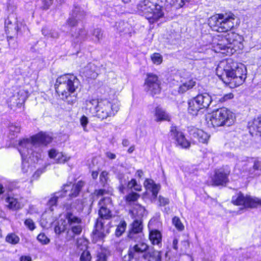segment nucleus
I'll list each match as a JSON object with an SVG mask.
<instances>
[{"label":"nucleus","mask_w":261,"mask_h":261,"mask_svg":"<svg viewBox=\"0 0 261 261\" xmlns=\"http://www.w3.org/2000/svg\"><path fill=\"white\" fill-rule=\"evenodd\" d=\"M216 72L223 82L231 88L241 85L247 77V70L244 65L231 59L221 61L216 68Z\"/></svg>","instance_id":"1"},{"label":"nucleus","mask_w":261,"mask_h":261,"mask_svg":"<svg viewBox=\"0 0 261 261\" xmlns=\"http://www.w3.org/2000/svg\"><path fill=\"white\" fill-rule=\"evenodd\" d=\"M51 138L45 133H39L30 139H23L19 141L18 151L21 155L22 161L28 157L35 156L38 160L41 158V144L46 145L51 141ZM23 162L22 165H24Z\"/></svg>","instance_id":"2"},{"label":"nucleus","mask_w":261,"mask_h":261,"mask_svg":"<svg viewBox=\"0 0 261 261\" xmlns=\"http://www.w3.org/2000/svg\"><path fill=\"white\" fill-rule=\"evenodd\" d=\"M80 86L79 79L72 74H64L58 77L55 87L59 96L69 104H73L76 99V91Z\"/></svg>","instance_id":"3"},{"label":"nucleus","mask_w":261,"mask_h":261,"mask_svg":"<svg viewBox=\"0 0 261 261\" xmlns=\"http://www.w3.org/2000/svg\"><path fill=\"white\" fill-rule=\"evenodd\" d=\"M243 38L231 31L224 36H218L213 40L214 50L226 56L233 54L238 49L243 47Z\"/></svg>","instance_id":"4"},{"label":"nucleus","mask_w":261,"mask_h":261,"mask_svg":"<svg viewBox=\"0 0 261 261\" xmlns=\"http://www.w3.org/2000/svg\"><path fill=\"white\" fill-rule=\"evenodd\" d=\"M65 212L64 217L66 223L71 232L74 235H79L82 231V220L79 216L80 213L83 209L82 204L79 201H76L71 203H66L64 205Z\"/></svg>","instance_id":"5"},{"label":"nucleus","mask_w":261,"mask_h":261,"mask_svg":"<svg viewBox=\"0 0 261 261\" xmlns=\"http://www.w3.org/2000/svg\"><path fill=\"white\" fill-rule=\"evenodd\" d=\"M164 0H143L138 5V9L143 13L145 18L153 23L164 16Z\"/></svg>","instance_id":"6"},{"label":"nucleus","mask_w":261,"mask_h":261,"mask_svg":"<svg viewBox=\"0 0 261 261\" xmlns=\"http://www.w3.org/2000/svg\"><path fill=\"white\" fill-rule=\"evenodd\" d=\"M235 16L232 13L218 14L212 16L208 24L215 31L227 33L234 27Z\"/></svg>","instance_id":"7"},{"label":"nucleus","mask_w":261,"mask_h":261,"mask_svg":"<svg viewBox=\"0 0 261 261\" xmlns=\"http://www.w3.org/2000/svg\"><path fill=\"white\" fill-rule=\"evenodd\" d=\"M98 204L99 218L97 219L95 230L96 234L102 238L104 236L103 231L102 230L103 227V220L110 219L112 217V213L110 210L112 205L111 199L110 197H105L99 201Z\"/></svg>","instance_id":"8"},{"label":"nucleus","mask_w":261,"mask_h":261,"mask_svg":"<svg viewBox=\"0 0 261 261\" xmlns=\"http://www.w3.org/2000/svg\"><path fill=\"white\" fill-rule=\"evenodd\" d=\"M234 114L226 108H221L212 112L210 118L214 127L230 126L234 122Z\"/></svg>","instance_id":"9"},{"label":"nucleus","mask_w":261,"mask_h":261,"mask_svg":"<svg viewBox=\"0 0 261 261\" xmlns=\"http://www.w3.org/2000/svg\"><path fill=\"white\" fill-rule=\"evenodd\" d=\"M119 109V106L117 103L112 102L106 99H100L95 111L96 116L103 120L114 116Z\"/></svg>","instance_id":"10"},{"label":"nucleus","mask_w":261,"mask_h":261,"mask_svg":"<svg viewBox=\"0 0 261 261\" xmlns=\"http://www.w3.org/2000/svg\"><path fill=\"white\" fill-rule=\"evenodd\" d=\"M232 203L237 205H244L245 207L254 208L261 205V200L249 196H244L240 192L233 196L231 199Z\"/></svg>","instance_id":"11"},{"label":"nucleus","mask_w":261,"mask_h":261,"mask_svg":"<svg viewBox=\"0 0 261 261\" xmlns=\"http://www.w3.org/2000/svg\"><path fill=\"white\" fill-rule=\"evenodd\" d=\"M144 86L145 90L152 96L159 94L161 90V82L158 76L152 73L147 74Z\"/></svg>","instance_id":"12"},{"label":"nucleus","mask_w":261,"mask_h":261,"mask_svg":"<svg viewBox=\"0 0 261 261\" xmlns=\"http://www.w3.org/2000/svg\"><path fill=\"white\" fill-rule=\"evenodd\" d=\"M22 28H24V26L21 22H18L13 14L9 15L5 20V29L7 34L17 35L21 32Z\"/></svg>","instance_id":"13"},{"label":"nucleus","mask_w":261,"mask_h":261,"mask_svg":"<svg viewBox=\"0 0 261 261\" xmlns=\"http://www.w3.org/2000/svg\"><path fill=\"white\" fill-rule=\"evenodd\" d=\"M148 245L145 243H139L133 246H130L127 253L122 256L123 261H131L132 259H138L140 254L146 251Z\"/></svg>","instance_id":"14"},{"label":"nucleus","mask_w":261,"mask_h":261,"mask_svg":"<svg viewBox=\"0 0 261 261\" xmlns=\"http://www.w3.org/2000/svg\"><path fill=\"white\" fill-rule=\"evenodd\" d=\"M230 171L229 168H221L216 170L212 179L213 185L215 186H223L228 182V176Z\"/></svg>","instance_id":"15"},{"label":"nucleus","mask_w":261,"mask_h":261,"mask_svg":"<svg viewBox=\"0 0 261 261\" xmlns=\"http://www.w3.org/2000/svg\"><path fill=\"white\" fill-rule=\"evenodd\" d=\"M142 230V221L138 219L135 220L130 225L128 237L135 241H139L141 238Z\"/></svg>","instance_id":"16"},{"label":"nucleus","mask_w":261,"mask_h":261,"mask_svg":"<svg viewBox=\"0 0 261 261\" xmlns=\"http://www.w3.org/2000/svg\"><path fill=\"white\" fill-rule=\"evenodd\" d=\"M171 135L176 140L177 144L182 148H187L190 146L188 141L181 132L177 130L176 127L172 126L170 129Z\"/></svg>","instance_id":"17"},{"label":"nucleus","mask_w":261,"mask_h":261,"mask_svg":"<svg viewBox=\"0 0 261 261\" xmlns=\"http://www.w3.org/2000/svg\"><path fill=\"white\" fill-rule=\"evenodd\" d=\"M85 15L86 13L80 7H75L73 10L72 16L68 18L67 23L69 25L73 27L76 25L78 21L84 19Z\"/></svg>","instance_id":"18"},{"label":"nucleus","mask_w":261,"mask_h":261,"mask_svg":"<svg viewBox=\"0 0 261 261\" xmlns=\"http://www.w3.org/2000/svg\"><path fill=\"white\" fill-rule=\"evenodd\" d=\"M48 155L50 159H54L56 163L58 164H64L70 159L69 156L62 152H58L55 149H51L48 151Z\"/></svg>","instance_id":"19"},{"label":"nucleus","mask_w":261,"mask_h":261,"mask_svg":"<svg viewBox=\"0 0 261 261\" xmlns=\"http://www.w3.org/2000/svg\"><path fill=\"white\" fill-rule=\"evenodd\" d=\"M194 98L203 109H207L212 101L211 96L207 93L198 94Z\"/></svg>","instance_id":"20"},{"label":"nucleus","mask_w":261,"mask_h":261,"mask_svg":"<svg viewBox=\"0 0 261 261\" xmlns=\"http://www.w3.org/2000/svg\"><path fill=\"white\" fill-rule=\"evenodd\" d=\"M144 186L146 189L152 193V196L154 199L157 197L158 192L160 189V185L154 183V181L150 179H146Z\"/></svg>","instance_id":"21"},{"label":"nucleus","mask_w":261,"mask_h":261,"mask_svg":"<svg viewBox=\"0 0 261 261\" xmlns=\"http://www.w3.org/2000/svg\"><path fill=\"white\" fill-rule=\"evenodd\" d=\"M248 127L252 136L257 135V133H259L261 135V116L254 119Z\"/></svg>","instance_id":"22"},{"label":"nucleus","mask_w":261,"mask_h":261,"mask_svg":"<svg viewBox=\"0 0 261 261\" xmlns=\"http://www.w3.org/2000/svg\"><path fill=\"white\" fill-rule=\"evenodd\" d=\"M98 67L94 63H89L84 69L86 76L89 78L95 79L98 75Z\"/></svg>","instance_id":"23"},{"label":"nucleus","mask_w":261,"mask_h":261,"mask_svg":"<svg viewBox=\"0 0 261 261\" xmlns=\"http://www.w3.org/2000/svg\"><path fill=\"white\" fill-rule=\"evenodd\" d=\"M188 112L193 116L197 115L200 110L203 109L194 98L188 101Z\"/></svg>","instance_id":"24"},{"label":"nucleus","mask_w":261,"mask_h":261,"mask_svg":"<svg viewBox=\"0 0 261 261\" xmlns=\"http://www.w3.org/2000/svg\"><path fill=\"white\" fill-rule=\"evenodd\" d=\"M193 137L197 139L199 142L206 143L210 136L202 129H195L193 132Z\"/></svg>","instance_id":"25"},{"label":"nucleus","mask_w":261,"mask_h":261,"mask_svg":"<svg viewBox=\"0 0 261 261\" xmlns=\"http://www.w3.org/2000/svg\"><path fill=\"white\" fill-rule=\"evenodd\" d=\"M196 82L193 79H190L185 81H182L181 84L178 88V92L184 93L187 91L192 89L195 85Z\"/></svg>","instance_id":"26"},{"label":"nucleus","mask_w":261,"mask_h":261,"mask_svg":"<svg viewBox=\"0 0 261 261\" xmlns=\"http://www.w3.org/2000/svg\"><path fill=\"white\" fill-rule=\"evenodd\" d=\"M154 116L155 117V121L157 122L170 120V116L168 114L159 107L155 108Z\"/></svg>","instance_id":"27"},{"label":"nucleus","mask_w":261,"mask_h":261,"mask_svg":"<svg viewBox=\"0 0 261 261\" xmlns=\"http://www.w3.org/2000/svg\"><path fill=\"white\" fill-rule=\"evenodd\" d=\"M149 239L153 245H159L162 241V234L158 230H152L149 232Z\"/></svg>","instance_id":"28"},{"label":"nucleus","mask_w":261,"mask_h":261,"mask_svg":"<svg viewBox=\"0 0 261 261\" xmlns=\"http://www.w3.org/2000/svg\"><path fill=\"white\" fill-rule=\"evenodd\" d=\"M7 206L10 209L18 210L21 207V204L13 197H8L6 199Z\"/></svg>","instance_id":"29"},{"label":"nucleus","mask_w":261,"mask_h":261,"mask_svg":"<svg viewBox=\"0 0 261 261\" xmlns=\"http://www.w3.org/2000/svg\"><path fill=\"white\" fill-rule=\"evenodd\" d=\"M85 185V182L82 180H80L76 184L73 185L69 196L71 197H76Z\"/></svg>","instance_id":"30"},{"label":"nucleus","mask_w":261,"mask_h":261,"mask_svg":"<svg viewBox=\"0 0 261 261\" xmlns=\"http://www.w3.org/2000/svg\"><path fill=\"white\" fill-rule=\"evenodd\" d=\"M99 100L96 99H88L85 102L86 108L92 113H95Z\"/></svg>","instance_id":"31"},{"label":"nucleus","mask_w":261,"mask_h":261,"mask_svg":"<svg viewBox=\"0 0 261 261\" xmlns=\"http://www.w3.org/2000/svg\"><path fill=\"white\" fill-rule=\"evenodd\" d=\"M87 35V31L84 29H81L74 34H73L72 36L74 38V42L77 43L84 41L86 38Z\"/></svg>","instance_id":"32"},{"label":"nucleus","mask_w":261,"mask_h":261,"mask_svg":"<svg viewBox=\"0 0 261 261\" xmlns=\"http://www.w3.org/2000/svg\"><path fill=\"white\" fill-rule=\"evenodd\" d=\"M77 252L80 254L81 252L88 250V241L84 238H79L76 241Z\"/></svg>","instance_id":"33"},{"label":"nucleus","mask_w":261,"mask_h":261,"mask_svg":"<svg viewBox=\"0 0 261 261\" xmlns=\"http://www.w3.org/2000/svg\"><path fill=\"white\" fill-rule=\"evenodd\" d=\"M117 178L119 181V186L118 189L121 193H123L124 190L126 188L127 179L125 177V175L123 173H118L117 175Z\"/></svg>","instance_id":"34"},{"label":"nucleus","mask_w":261,"mask_h":261,"mask_svg":"<svg viewBox=\"0 0 261 261\" xmlns=\"http://www.w3.org/2000/svg\"><path fill=\"white\" fill-rule=\"evenodd\" d=\"M68 227L66 221L62 219L59 221L58 224L55 226V231L56 233L60 234L67 229Z\"/></svg>","instance_id":"35"},{"label":"nucleus","mask_w":261,"mask_h":261,"mask_svg":"<svg viewBox=\"0 0 261 261\" xmlns=\"http://www.w3.org/2000/svg\"><path fill=\"white\" fill-rule=\"evenodd\" d=\"M5 241L12 245H16L19 242V238L14 233H10L6 236Z\"/></svg>","instance_id":"36"},{"label":"nucleus","mask_w":261,"mask_h":261,"mask_svg":"<svg viewBox=\"0 0 261 261\" xmlns=\"http://www.w3.org/2000/svg\"><path fill=\"white\" fill-rule=\"evenodd\" d=\"M60 196L61 195L59 193H55L48 201L47 205L51 211L54 210L53 206L57 205L58 199Z\"/></svg>","instance_id":"37"},{"label":"nucleus","mask_w":261,"mask_h":261,"mask_svg":"<svg viewBox=\"0 0 261 261\" xmlns=\"http://www.w3.org/2000/svg\"><path fill=\"white\" fill-rule=\"evenodd\" d=\"M110 253L107 249H101L97 254L96 261H107L108 257L110 255Z\"/></svg>","instance_id":"38"},{"label":"nucleus","mask_w":261,"mask_h":261,"mask_svg":"<svg viewBox=\"0 0 261 261\" xmlns=\"http://www.w3.org/2000/svg\"><path fill=\"white\" fill-rule=\"evenodd\" d=\"M161 252L158 251H153L149 253L148 261H161Z\"/></svg>","instance_id":"39"},{"label":"nucleus","mask_w":261,"mask_h":261,"mask_svg":"<svg viewBox=\"0 0 261 261\" xmlns=\"http://www.w3.org/2000/svg\"><path fill=\"white\" fill-rule=\"evenodd\" d=\"M92 35L95 39H93L95 42H99L103 38V33L99 28L95 29L92 33Z\"/></svg>","instance_id":"40"},{"label":"nucleus","mask_w":261,"mask_h":261,"mask_svg":"<svg viewBox=\"0 0 261 261\" xmlns=\"http://www.w3.org/2000/svg\"><path fill=\"white\" fill-rule=\"evenodd\" d=\"M172 223L179 231H182L184 229V225L178 217H174L172 219Z\"/></svg>","instance_id":"41"},{"label":"nucleus","mask_w":261,"mask_h":261,"mask_svg":"<svg viewBox=\"0 0 261 261\" xmlns=\"http://www.w3.org/2000/svg\"><path fill=\"white\" fill-rule=\"evenodd\" d=\"M126 227V223L125 221H121L117 226L116 229V235L117 236H121L124 232Z\"/></svg>","instance_id":"42"},{"label":"nucleus","mask_w":261,"mask_h":261,"mask_svg":"<svg viewBox=\"0 0 261 261\" xmlns=\"http://www.w3.org/2000/svg\"><path fill=\"white\" fill-rule=\"evenodd\" d=\"M80 261H90L91 255L88 250L81 252L80 253Z\"/></svg>","instance_id":"43"},{"label":"nucleus","mask_w":261,"mask_h":261,"mask_svg":"<svg viewBox=\"0 0 261 261\" xmlns=\"http://www.w3.org/2000/svg\"><path fill=\"white\" fill-rule=\"evenodd\" d=\"M109 173L106 171H103L100 174V181L103 186H105L108 181L109 178Z\"/></svg>","instance_id":"44"},{"label":"nucleus","mask_w":261,"mask_h":261,"mask_svg":"<svg viewBox=\"0 0 261 261\" xmlns=\"http://www.w3.org/2000/svg\"><path fill=\"white\" fill-rule=\"evenodd\" d=\"M152 62L156 64H160L162 62V57L159 53H154L151 56Z\"/></svg>","instance_id":"45"},{"label":"nucleus","mask_w":261,"mask_h":261,"mask_svg":"<svg viewBox=\"0 0 261 261\" xmlns=\"http://www.w3.org/2000/svg\"><path fill=\"white\" fill-rule=\"evenodd\" d=\"M37 240L42 244H47L50 241V240L44 233H40L38 234L37 236Z\"/></svg>","instance_id":"46"},{"label":"nucleus","mask_w":261,"mask_h":261,"mask_svg":"<svg viewBox=\"0 0 261 261\" xmlns=\"http://www.w3.org/2000/svg\"><path fill=\"white\" fill-rule=\"evenodd\" d=\"M9 131L11 133H13L14 135L15 134H18L20 132L21 127L18 124L16 125V124H11L9 126Z\"/></svg>","instance_id":"47"},{"label":"nucleus","mask_w":261,"mask_h":261,"mask_svg":"<svg viewBox=\"0 0 261 261\" xmlns=\"http://www.w3.org/2000/svg\"><path fill=\"white\" fill-rule=\"evenodd\" d=\"M139 196L140 195L136 193H131L126 196V201L127 202L136 201L138 199Z\"/></svg>","instance_id":"48"},{"label":"nucleus","mask_w":261,"mask_h":261,"mask_svg":"<svg viewBox=\"0 0 261 261\" xmlns=\"http://www.w3.org/2000/svg\"><path fill=\"white\" fill-rule=\"evenodd\" d=\"M126 25H127V24L125 23L123 21L117 22L116 23L117 29L120 32H125Z\"/></svg>","instance_id":"49"},{"label":"nucleus","mask_w":261,"mask_h":261,"mask_svg":"<svg viewBox=\"0 0 261 261\" xmlns=\"http://www.w3.org/2000/svg\"><path fill=\"white\" fill-rule=\"evenodd\" d=\"M89 122L88 118L85 116V115H83L82 116V117L80 118V123L82 126L83 128V129L84 131H87V125Z\"/></svg>","instance_id":"50"},{"label":"nucleus","mask_w":261,"mask_h":261,"mask_svg":"<svg viewBox=\"0 0 261 261\" xmlns=\"http://www.w3.org/2000/svg\"><path fill=\"white\" fill-rule=\"evenodd\" d=\"M158 202L159 206H165L169 204V199L160 195L158 198Z\"/></svg>","instance_id":"51"},{"label":"nucleus","mask_w":261,"mask_h":261,"mask_svg":"<svg viewBox=\"0 0 261 261\" xmlns=\"http://www.w3.org/2000/svg\"><path fill=\"white\" fill-rule=\"evenodd\" d=\"M24 224L31 230H33L35 228V223L31 219H26Z\"/></svg>","instance_id":"52"},{"label":"nucleus","mask_w":261,"mask_h":261,"mask_svg":"<svg viewBox=\"0 0 261 261\" xmlns=\"http://www.w3.org/2000/svg\"><path fill=\"white\" fill-rule=\"evenodd\" d=\"M172 4L176 8H179L185 5V3L184 0H172Z\"/></svg>","instance_id":"53"},{"label":"nucleus","mask_w":261,"mask_h":261,"mask_svg":"<svg viewBox=\"0 0 261 261\" xmlns=\"http://www.w3.org/2000/svg\"><path fill=\"white\" fill-rule=\"evenodd\" d=\"M42 1L43 3L42 8L44 10L49 9L53 3V0H42Z\"/></svg>","instance_id":"54"},{"label":"nucleus","mask_w":261,"mask_h":261,"mask_svg":"<svg viewBox=\"0 0 261 261\" xmlns=\"http://www.w3.org/2000/svg\"><path fill=\"white\" fill-rule=\"evenodd\" d=\"M233 97V95L232 93H229L225 94L223 97L219 99V101L223 102L228 99H232Z\"/></svg>","instance_id":"55"},{"label":"nucleus","mask_w":261,"mask_h":261,"mask_svg":"<svg viewBox=\"0 0 261 261\" xmlns=\"http://www.w3.org/2000/svg\"><path fill=\"white\" fill-rule=\"evenodd\" d=\"M253 169L254 171L259 170L261 171V160L254 161Z\"/></svg>","instance_id":"56"},{"label":"nucleus","mask_w":261,"mask_h":261,"mask_svg":"<svg viewBox=\"0 0 261 261\" xmlns=\"http://www.w3.org/2000/svg\"><path fill=\"white\" fill-rule=\"evenodd\" d=\"M135 185H136V180L135 179H132L129 181H127L126 188H127L129 189H132L134 188Z\"/></svg>","instance_id":"57"},{"label":"nucleus","mask_w":261,"mask_h":261,"mask_svg":"<svg viewBox=\"0 0 261 261\" xmlns=\"http://www.w3.org/2000/svg\"><path fill=\"white\" fill-rule=\"evenodd\" d=\"M51 31V30L46 28L44 27L42 29V34L47 38H49L50 37V32Z\"/></svg>","instance_id":"58"},{"label":"nucleus","mask_w":261,"mask_h":261,"mask_svg":"<svg viewBox=\"0 0 261 261\" xmlns=\"http://www.w3.org/2000/svg\"><path fill=\"white\" fill-rule=\"evenodd\" d=\"M59 37V33L55 30H51V31L50 32V37L49 38H51L53 39H57Z\"/></svg>","instance_id":"59"},{"label":"nucleus","mask_w":261,"mask_h":261,"mask_svg":"<svg viewBox=\"0 0 261 261\" xmlns=\"http://www.w3.org/2000/svg\"><path fill=\"white\" fill-rule=\"evenodd\" d=\"M106 192V190L103 189L96 190L94 192V194L97 196H102Z\"/></svg>","instance_id":"60"},{"label":"nucleus","mask_w":261,"mask_h":261,"mask_svg":"<svg viewBox=\"0 0 261 261\" xmlns=\"http://www.w3.org/2000/svg\"><path fill=\"white\" fill-rule=\"evenodd\" d=\"M105 154L106 156L110 160H114L116 158V154L110 151L106 152Z\"/></svg>","instance_id":"61"},{"label":"nucleus","mask_w":261,"mask_h":261,"mask_svg":"<svg viewBox=\"0 0 261 261\" xmlns=\"http://www.w3.org/2000/svg\"><path fill=\"white\" fill-rule=\"evenodd\" d=\"M20 261H32V258L30 256H22L20 258Z\"/></svg>","instance_id":"62"},{"label":"nucleus","mask_w":261,"mask_h":261,"mask_svg":"<svg viewBox=\"0 0 261 261\" xmlns=\"http://www.w3.org/2000/svg\"><path fill=\"white\" fill-rule=\"evenodd\" d=\"M177 244H178V240L176 239H174L173 241V248L175 250H177L178 248Z\"/></svg>","instance_id":"63"},{"label":"nucleus","mask_w":261,"mask_h":261,"mask_svg":"<svg viewBox=\"0 0 261 261\" xmlns=\"http://www.w3.org/2000/svg\"><path fill=\"white\" fill-rule=\"evenodd\" d=\"M41 173V172L40 170H38L33 174V178L35 179V178H38L40 176Z\"/></svg>","instance_id":"64"}]
</instances>
